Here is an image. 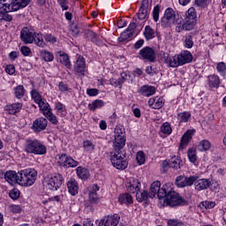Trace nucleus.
<instances>
[{"instance_id":"1","label":"nucleus","mask_w":226,"mask_h":226,"mask_svg":"<svg viewBox=\"0 0 226 226\" xmlns=\"http://www.w3.org/2000/svg\"><path fill=\"white\" fill-rule=\"evenodd\" d=\"M158 199H164L165 206H170V207H176V206H182V204H185V199L174 191V184L170 182L162 185L158 194Z\"/></svg>"},{"instance_id":"2","label":"nucleus","mask_w":226,"mask_h":226,"mask_svg":"<svg viewBox=\"0 0 226 226\" xmlns=\"http://www.w3.org/2000/svg\"><path fill=\"white\" fill-rule=\"evenodd\" d=\"M23 151L27 153V154L41 156L47 154V147L40 139H26L24 143Z\"/></svg>"},{"instance_id":"3","label":"nucleus","mask_w":226,"mask_h":226,"mask_svg":"<svg viewBox=\"0 0 226 226\" xmlns=\"http://www.w3.org/2000/svg\"><path fill=\"white\" fill-rule=\"evenodd\" d=\"M126 146V136H124V127L117 125L115 128V139L113 141L112 153H125L123 147Z\"/></svg>"},{"instance_id":"4","label":"nucleus","mask_w":226,"mask_h":226,"mask_svg":"<svg viewBox=\"0 0 226 226\" xmlns=\"http://www.w3.org/2000/svg\"><path fill=\"white\" fill-rule=\"evenodd\" d=\"M38 177V172L34 169H26L19 172V185L20 186H33Z\"/></svg>"},{"instance_id":"5","label":"nucleus","mask_w":226,"mask_h":226,"mask_svg":"<svg viewBox=\"0 0 226 226\" xmlns=\"http://www.w3.org/2000/svg\"><path fill=\"white\" fill-rule=\"evenodd\" d=\"M63 181H64L63 175L56 173L44 178L43 186L46 188V190H50V192H56V190L61 188Z\"/></svg>"},{"instance_id":"6","label":"nucleus","mask_w":226,"mask_h":226,"mask_svg":"<svg viewBox=\"0 0 226 226\" xmlns=\"http://www.w3.org/2000/svg\"><path fill=\"white\" fill-rule=\"evenodd\" d=\"M110 160L113 167L118 170H124L128 167L126 152H111Z\"/></svg>"},{"instance_id":"7","label":"nucleus","mask_w":226,"mask_h":226,"mask_svg":"<svg viewBox=\"0 0 226 226\" xmlns=\"http://www.w3.org/2000/svg\"><path fill=\"white\" fill-rule=\"evenodd\" d=\"M56 160L59 167H64V169H75V167H79V162L66 154H56Z\"/></svg>"},{"instance_id":"8","label":"nucleus","mask_w":226,"mask_h":226,"mask_svg":"<svg viewBox=\"0 0 226 226\" xmlns=\"http://www.w3.org/2000/svg\"><path fill=\"white\" fill-rule=\"evenodd\" d=\"M139 57L141 61L154 63L156 61V50L149 46H146L139 51Z\"/></svg>"},{"instance_id":"9","label":"nucleus","mask_w":226,"mask_h":226,"mask_svg":"<svg viewBox=\"0 0 226 226\" xmlns=\"http://www.w3.org/2000/svg\"><path fill=\"white\" fill-rule=\"evenodd\" d=\"M36 30L34 27H23L20 31V40L25 45L34 43V34Z\"/></svg>"},{"instance_id":"10","label":"nucleus","mask_w":226,"mask_h":226,"mask_svg":"<svg viewBox=\"0 0 226 226\" xmlns=\"http://www.w3.org/2000/svg\"><path fill=\"white\" fill-rule=\"evenodd\" d=\"M176 22V11L172 8H167L161 19L162 27H170Z\"/></svg>"},{"instance_id":"11","label":"nucleus","mask_w":226,"mask_h":226,"mask_svg":"<svg viewBox=\"0 0 226 226\" xmlns=\"http://www.w3.org/2000/svg\"><path fill=\"white\" fill-rule=\"evenodd\" d=\"M87 64H86V58L79 55L73 64V72L76 75H86V70Z\"/></svg>"},{"instance_id":"12","label":"nucleus","mask_w":226,"mask_h":226,"mask_svg":"<svg viewBox=\"0 0 226 226\" xmlns=\"http://www.w3.org/2000/svg\"><path fill=\"white\" fill-rule=\"evenodd\" d=\"M184 21L192 29L197 26V11L195 7H191L185 11Z\"/></svg>"},{"instance_id":"13","label":"nucleus","mask_w":226,"mask_h":226,"mask_svg":"<svg viewBox=\"0 0 226 226\" xmlns=\"http://www.w3.org/2000/svg\"><path fill=\"white\" fill-rule=\"evenodd\" d=\"M119 220H121V216L117 214L107 215L101 219L99 226H117L119 225Z\"/></svg>"},{"instance_id":"14","label":"nucleus","mask_w":226,"mask_h":226,"mask_svg":"<svg viewBox=\"0 0 226 226\" xmlns=\"http://www.w3.org/2000/svg\"><path fill=\"white\" fill-rule=\"evenodd\" d=\"M135 29H137V24L134 21L131 22L128 26L127 29L124 31L120 37H118V41L123 42L130 40L132 36H133V33H135Z\"/></svg>"},{"instance_id":"15","label":"nucleus","mask_w":226,"mask_h":226,"mask_svg":"<svg viewBox=\"0 0 226 226\" xmlns=\"http://www.w3.org/2000/svg\"><path fill=\"white\" fill-rule=\"evenodd\" d=\"M140 180L138 178H131L125 185L126 190L129 193H137L140 191Z\"/></svg>"},{"instance_id":"16","label":"nucleus","mask_w":226,"mask_h":226,"mask_svg":"<svg viewBox=\"0 0 226 226\" xmlns=\"http://www.w3.org/2000/svg\"><path fill=\"white\" fill-rule=\"evenodd\" d=\"M49 124V121L45 117H39L34 121L32 125V130L35 133H40V132H43L47 128Z\"/></svg>"},{"instance_id":"17","label":"nucleus","mask_w":226,"mask_h":226,"mask_svg":"<svg viewBox=\"0 0 226 226\" xmlns=\"http://www.w3.org/2000/svg\"><path fill=\"white\" fill-rule=\"evenodd\" d=\"M4 179L9 185H19V181H20V172L17 173L12 170L6 171L4 173Z\"/></svg>"},{"instance_id":"18","label":"nucleus","mask_w":226,"mask_h":226,"mask_svg":"<svg viewBox=\"0 0 226 226\" xmlns=\"http://www.w3.org/2000/svg\"><path fill=\"white\" fill-rule=\"evenodd\" d=\"M220 84H222L220 76L216 74H210L207 77V86H208L210 89H218V87H220Z\"/></svg>"},{"instance_id":"19","label":"nucleus","mask_w":226,"mask_h":226,"mask_svg":"<svg viewBox=\"0 0 226 226\" xmlns=\"http://www.w3.org/2000/svg\"><path fill=\"white\" fill-rule=\"evenodd\" d=\"M177 56L180 66L188 64L193 61V56L192 55V52L188 50L182 51L180 54H177Z\"/></svg>"},{"instance_id":"20","label":"nucleus","mask_w":226,"mask_h":226,"mask_svg":"<svg viewBox=\"0 0 226 226\" xmlns=\"http://www.w3.org/2000/svg\"><path fill=\"white\" fill-rule=\"evenodd\" d=\"M31 3V0H12L11 2V11H19V10H23L28 6Z\"/></svg>"},{"instance_id":"21","label":"nucleus","mask_w":226,"mask_h":226,"mask_svg":"<svg viewBox=\"0 0 226 226\" xmlns=\"http://www.w3.org/2000/svg\"><path fill=\"white\" fill-rule=\"evenodd\" d=\"M195 190L197 192H202V190H207L211 186V180L209 178H200L197 179L195 184Z\"/></svg>"},{"instance_id":"22","label":"nucleus","mask_w":226,"mask_h":226,"mask_svg":"<svg viewBox=\"0 0 226 226\" xmlns=\"http://www.w3.org/2000/svg\"><path fill=\"white\" fill-rule=\"evenodd\" d=\"M139 94L141 96H145L149 98V96H153L156 93V87L149 85H145L139 88L138 91Z\"/></svg>"},{"instance_id":"23","label":"nucleus","mask_w":226,"mask_h":226,"mask_svg":"<svg viewBox=\"0 0 226 226\" xmlns=\"http://www.w3.org/2000/svg\"><path fill=\"white\" fill-rule=\"evenodd\" d=\"M164 104L165 101H163L162 97L156 96L148 100V106L151 109H154L155 110H159V109H162Z\"/></svg>"},{"instance_id":"24","label":"nucleus","mask_w":226,"mask_h":226,"mask_svg":"<svg viewBox=\"0 0 226 226\" xmlns=\"http://www.w3.org/2000/svg\"><path fill=\"white\" fill-rule=\"evenodd\" d=\"M57 62L64 64V66L67 67L68 70H72V62L70 61V56L68 54L64 52H58L57 53Z\"/></svg>"},{"instance_id":"25","label":"nucleus","mask_w":226,"mask_h":226,"mask_svg":"<svg viewBox=\"0 0 226 226\" xmlns=\"http://www.w3.org/2000/svg\"><path fill=\"white\" fill-rule=\"evenodd\" d=\"M193 133H195V131L193 130H188L182 136L181 141H180V149H185L188 144H190V140H192V137H193Z\"/></svg>"},{"instance_id":"26","label":"nucleus","mask_w":226,"mask_h":226,"mask_svg":"<svg viewBox=\"0 0 226 226\" xmlns=\"http://www.w3.org/2000/svg\"><path fill=\"white\" fill-rule=\"evenodd\" d=\"M147 8H149V0H143L138 13L139 20H146L147 19Z\"/></svg>"},{"instance_id":"27","label":"nucleus","mask_w":226,"mask_h":226,"mask_svg":"<svg viewBox=\"0 0 226 226\" xmlns=\"http://www.w3.org/2000/svg\"><path fill=\"white\" fill-rule=\"evenodd\" d=\"M143 36L147 41H151L156 38V30L151 26H146L143 31Z\"/></svg>"},{"instance_id":"28","label":"nucleus","mask_w":226,"mask_h":226,"mask_svg":"<svg viewBox=\"0 0 226 226\" xmlns=\"http://www.w3.org/2000/svg\"><path fill=\"white\" fill-rule=\"evenodd\" d=\"M67 188L69 193H71L72 196L79 193V183L75 178H70V180L67 182Z\"/></svg>"},{"instance_id":"29","label":"nucleus","mask_w":226,"mask_h":226,"mask_svg":"<svg viewBox=\"0 0 226 226\" xmlns=\"http://www.w3.org/2000/svg\"><path fill=\"white\" fill-rule=\"evenodd\" d=\"M5 110L8 111V114L11 116H15V114H19L20 110H22V103L15 102L5 107Z\"/></svg>"},{"instance_id":"30","label":"nucleus","mask_w":226,"mask_h":226,"mask_svg":"<svg viewBox=\"0 0 226 226\" xmlns=\"http://www.w3.org/2000/svg\"><path fill=\"white\" fill-rule=\"evenodd\" d=\"M160 186H162V184L160 183V181H155L151 185L150 192L148 193L150 199H154L156 195L158 197L160 192L162 191V188H160Z\"/></svg>"},{"instance_id":"31","label":"nucleus","mask_w":226,"mask_h":226,"mask_svg":"<svg viewBox=\"0 0 226 226\" xmlns=\"http://www.w3.org/2000/svg\"><path fill=\"white\" fill-rule=\"evenodd\" d=\"M170 167L175 170H179L183 167V160L178 155H173L170 160Z\"/></svg>"},{"instance_id":"32","label":"nucleus","mask_w":226,"mask_h":226,"mask_svg":"<svg viewBox=\"0 0 226 226\" xmlns=\"http://www.w3.org/2000/svg\"><path fill=\"white\" fill-rule=\"evenodd\" d=\"M55 110L56 111V116H59V117H66V114H68L66 106L59 101L55 102Z\"/></svg>"},{"instance_id":"33","label":"nucleus","mask_w":226,"mask_h":226,"mask_svg":"<svg viewBox=\"0 0 226 226\" xmlns=\"http://www.w3.org/2000/svg\"><path fill=\"white\" fill-rule=\"evenodd\" d=\"M76 174L79 179H82L83 181H86V179H89V177L91 176L89 174V170L87 168L79 166L76 169Z\"/></svg>"},{"instance_id":"34","label":"nucleus","mask_w":226,"mask_h":226,"mask_svg":"<svg viewBox=\"0 0 226 226\" xmlns=\"http://www.w3.org/2000/svg\"><path fill=\"white\" fill-rule=\"evenodd\" d=\"M165 63L170 66V68H177L181 66L178 55H175L174 56L168 57L165 60Z\"/></svg>"},{"instance_id":"35","label":"nucleus","mask_w":226,"mask_h":226,"mask_svg":"<svg viewBox=\"0 0 226 226\" xmlns=\"http://www.w3.org/2000/svg\"><path fill=\"white\" fill-rule=\"evenodd\" d=\"M119 204L125 206H130V204H133V198L130 195V193H124L118 196Z\"/></svg>"},{"instance_id":"36","label":"nucleus","mask_w":226,"mask_h":226,"mask_svg":"<svg viewBox=\"0 0 226 226\" xmlns=\"http://www.w3.org/2000/svg\"><path fill=\"white\" fill-rule=\"evenodd\" d=\"M177 119L179 124H183V123H188L190 119H192V113L189 111H183L177 115Z\"/></svg>"},{"instance_id":"37","label":"nucleus","mask_w":226,"mask_h":226,"mask_svg":"<svg viewBox=\"0 0 226 226\" xmlns=\"http://www.w3.org/2000/svg\"><path fill=\"white\" fill-rule=\"evenodd\" d=\"M188 160L193 165H199L197 160H199V156H197V150L195 148H189L187 151Z\"/></svg>"},{"instance_id":"38","label":"nucleus","mask_w":226,"mask_h":226,"mask_svg":"<svg viewBox=\"0 0 226 226\" xmlns=\"http://www.w3.org/2000/svg\"><path fill=\"white\" fill-rule=\"evenodd\" d=\"M104 105H106V102L103 100L96 99L88 104V109L94 112L98 109H102Z\"/></svg>"},{"instance_id":"39","label":"nucleus","mask_w":226,"mask_h":226,"mask_svg":"<svg viewBox=\"0 0 226 226\" xmlns=\"http://www.w3.org/2000/svg\"><path fill=\"white\" fill-rule=\"evenodd\" d=\"M37 105L43 116H46L49 112L52 111V108H50V104L47 102L46 99L41 101Z\"/></svg>"},{"instance_id":"40","label":"nucleus","mask_w":226,"mask_h":226,"mask_svg":"<svg viewBox=\"0 0 226 226\" xmlns=\"http://www.w3.org/2000/svg\"><path fill=\"white\" fill-rule=\"evenodd\" d=\"M34 38V43L37 45V47L41 49L45 47V41H43V34H41V32H35Z\"/></svg>"},{"instance_id":"41","label":"nucleus","mask_w":226,"mask_h":226,"mask_svg":"<svg viewBox=\"0 0 226 226\" xmlns=\"http://www.w3.org/2000/svg\"><path fill=\"white\" fill-rule=\"evenodd\" d=\"M82 145L85 153H89L90 154L96 149V145L89 139L84 140Z\"/></svg>"},{"instance_id":"42","label":"nucleus","mask_w":226,"mask_h":226,"mask_svg":"<svg viewBox=\"0 0 226 226\" xmlns=\"http://www.w3.org/2000/svg\"><path fill=\"white\" fill-rule=\"evenodd\" d=\"M41 57H42L43 61L46 63H52L54 61V54L47 49H41L40 51Z\"/></svg>"},{"instance_id":"43","label":"nucleus","mask_w":226,"mask_h":226,"mask_svg":"<svg viewBox=\"0 0 226 226\" xmlns=\"http://www.w3.org/2000/svg\"><path fill=\"white\" fill-rule=\"evenodd\" d=\"M160 133H162L163 135H171L172 134V125H170V123L164 122L160 128Z\"/></svg>"},{"instance_id":"44","label":"nucleus","mask_w":226,"mask_h":226,"mask_svg":"<svg viewBox=\"0 0 226 226\" xmlns=\"http://www.w3.org/2000/svg\"><path fill=\"white\" fill-rule=\"evenodd\" d=\"M7 0H0V13L11 12V2L6 3Z\"/></svg>"},{"instance_id":"45","label":"nucleus","mask_w":226,"mask_h":226,"mask_svg":"<svg viewBox=\"0 0 226 226\" xmlns=\"http://www.w3.org/2000/svg\"><path fill=\"white\" fill-rule=\"evenodd\" d=\"M26 94V88L22 85H19L14 87V95L18 100L24 98Z\"/></svg>"},{"instance_id":"46","label":"nucleus","mask_w":226,"mask_h":226,"mask_svg":"<svg viewBox=\"0 0 226 226\" xmlns=\"http://www.w3.org/2000/svg\"><path fill=\"white\" fill-rule=\"evenodd\" d=\"M192 27L185 21L184 23L181 20L177 21L176 31L177 33H183V31H192Z\"/></svg>"},{"instance_id":"47","label":"nucleus","mask_w":226,"mask_h":226,"mask_svg":"<svg viewBox=\"0 0 226 226\" xmlns=\"http://www.w3.org/2000/svg\"><path fill=\"white\" fill-rule=\"evenodd\" d=\"M199 151L203 153L204 151H209L211 149V142L207 139L201 140L198 145Z\"/></svg>"},{"instance_id":"48","label":"nucleus","mask_w":226,"mask_h":226,"mask_svg":"<svg viewBox=\"0 0 226 226\" xmlns=\"http://www.w3.org/2000/svg\"><path fill=\"white\" fill-rule=\"evenodd\" d=\"M176 185L177 188H186V176L181 175L176 178Z\"/></svg>"},{"instance_id":"49","label":"nucleus","mask_w":226,"mask_h":226,"mask_svg":"<svg viewBox=\"0 0 226 226\" xmlns=\"http://www.w3.org/2000/svg\"><path fill=\"white\" fill-rule=\"evenodd\" d=\"M216 71L221 75V77H223L225 79L226 77V64L223 62H219L216 64Z\"/></svg>"},{"instance_id":"50","label":"nucleus","mask_w":226,"mask_h":226,"mask_svg":"<svg viewBox=\"0 0 226 226\" xmlns=\"http://www.w3.org/2000/svg\"><path fill=\"white\" fill-rule=\"evenodd\" d=\"M147 199H149V194L146 191H139L136 193V200H138V202H144L145 200H147Z\"/></svg>"},{"instance_id":"51","label":"nucleus","mask_w":226,"mask_h":226,"mask_svg":"<svg viewBox=\"0 0 226 226\" xmlns=\"http://www.w3.org/2000/svg\"><path fill=\"white\" fill-rule=\"evenodd\" d=\"M161 10H162V6H160V4H157L154 7V10L152 11L154 22H158V20H160Z\"/></svg>"},{"instance_id":"52","label":"nucleus","mask_w":226,"mask_h":226,"mask_svg":"<svg viewBox=\"0 0 226 226\" xmlns=\"http://www.w3.org/2000/svg\"><path fill=\"white\" fill-rule=\"evenodd\" d=\"M30 94L32 96V99L34 100V103H40L44 99H42L41 94L36 91V89H34L30 92Z\"/></svg>"},{"instance_id":"53","label":"nucleus","mask_w":226,"mask_h":226,"mask_svg":"<svg viewBox=\"0 0 226 226\" xmlns=\"http://www.w3.org/2000/svg\"><path fill=\"white\" fill-rule=\"evenodd\" d=\"M136 161L138 165H144L146 163V154L143 151H139L136 154Z\"/></svg>"},{"instance_id":"54","label":"nucleus","mask_w":226,"mask_h":226,"mask_svg":"<svg viewBox=\"0 0 226 226\" xmlns=\"http://www.w3.org/2000/svg\"><path fill=\"white\" fill-rule=\"evenodd\" d=\"M57 87L60 93H72V88L68 86V84L63 81H60L58 83Z\"/></svg>"},{"instance_id":"55","label":"nucleus","mask_w":226,"mask_h":226,"mask_svg":"<svg viewBox=\"0 0 226 226\" xmlns=\"http://www.w3.org/2000/svg\"><path fill=\"white\" fill-rule=\"evenodd\" d=\"M45 117L48 118V120L49 121V123H51V124H59V121L57 120V117L52 113V111L49 112L48 115H44Z\"/></svg>"},{"instance_id":"56","label":"nucleus","mask_w":226,"mask_h":226,"mask_svg":"<svg viewBox=\"0 0 226 226\" xmlns=\"http://www.w3.org/2000/svg\"><path fill=\"white\" fill-rule=\"evenodd\" d=\"M197 179H199V175H192L190 177H185V183L187 186H193L195 185Z\"/></svg>"},{"instance_id":"57","label":"nucleus","mask_w":226,"mask_h":226,"mask_svg":"<svg viewBox=\"0 0 226 226\" xmlns=\"http://www.w3.org/2000/svg\"><path fill=\"white\" fill-rule=\"evenodd\" d=\"M184 47H185V49H192V47H193V37L192 35H185Z\"/></svg>"},{"instance_id":"58","label":"nucleus","mask_w":226,"mask_h":226,"mask_svg":"<svg viewBox=\"0 0 226 226\" xmlns=\"http://www.w3.org/2000/svg\"><path fill=\"white\" fill-rule=\"evenodd\" d=\"M200 207H204L206 209H213V207H215L216 206V202L215 201H210V200H205L202 201L200 204Z\"/></svg>"},{"instance_id":"59","label":"nucleus","mask_w":226,"mask_h":226,"mask_svg":"<svg viewBox=\"0 0 226 226\" xmlns=\"http://www.w3.org/2000/svg\"><path fill=\"white\" fill-rule=\"evenodd\" d=\"M127 79L128 74H126V72H122L120 74V78L117 79V85L120 89L123 87V83L126 82Z\"/></svg>"},{"instance_id":"60","label":"nucleus","mask_w":226,"mask_h":226,"mask_svg":"<svg viewBox=\"0 0 226 226\" xmlns=\"http://www.w3.org/2000/svg\"><path fill=\"white\" fill-rule=\"evenodd\" d=\"M9 197H11L12 200H17V199L20 197V191H19L17 188L11 190L9 192Z\"/></svg>"},{"instance_id":"61","label":"nucleus","mask_w":226,"mask_h":226,"mask_svg":"<svg viewBox=\"0 0 226 226\" xmlns=\"http://www.w3.org/2000/svg\"><path fill=\"white\" fill-rule=\"evenodd\" d=\"M88 200H89L90 204L94 206L100 202V195H98V194L89 195Z\"/></svg>"},{"instance_id":"62","label":"nucleus","mask_w":226,"mask_h":226,"mask_svg":"<svg viewBox=\"0 0 226 226\" xmlns=\"http://www.w3.org/2000/svg\"><path fill=\"white\" fill-rule=\"evenodd\" d=\"M57 3L62 8V11H67V10H70V6L68 5V0H57Z\"/></svg>"},{"instance_id":"63","label":"nucleus","mask_w":226,"mask_h":226,"mask_svg":"<svg viewBox=\"0 0 226 226\" xmlns=\"http://www.w3.org/2000/svg\"><path fill=\"white\" fill-rule=\"evenodd\" d=\"M11 213L19 214L22 213V207L20 205H11L9 207Z\"/></svg>"},{"instance_id":"64","label":"nucleus","mask_w":226,"mask_h":226,"mask_svg":"<svg viewBox=\"0 0 226 226\" xmlns=\"http://www.w3.org/2000/svg\"><path fill=\"white\" fill-rule=\"evenodd\" d=\"M44 39L45 41H48V43H56V41H57V39L50 34H45Z\"/></svg>"}]
</instances>
